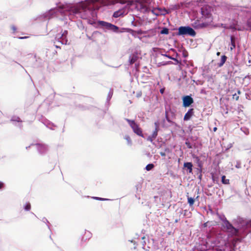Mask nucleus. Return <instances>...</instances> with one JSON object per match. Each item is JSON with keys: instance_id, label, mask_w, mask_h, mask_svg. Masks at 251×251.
Returning <instances> with one entry per match:
<instances>
[{"instance_id": "obj_1", "label": "nucleus", "mask_w": 251, "mask_h": 251, "mask_svg": "<svg viewBox=\"0 0 251 251\" xmlns=\"http://www.w3.org/2000/svg\"><path fill=\"white\" fill-rule=\"evenodd\" d=\"M88 6L84 3H80L77 5L72 7L71 8L70 11L74 14H78L83 12H86L88 10ZM82 18L85 19L86 17L82 15H80Z\"/></svg>"}, {"instance_id": "obj_2", "label": "nucleus", "mask_w": 251, "mask_h": 251, "mask_svg": "<svg viewBox=\"0 0 251 251\" xmlns=\"http://www.w3.org/2000/svg\"><path fill=\"white\" fill-rule=\"evenodd\" d=\"M126 120L127 122L134 133L142 137H144L141 128L140 127L138 124L135 123V121L128 119H126Z\"/></svg>"}, {"instance_id": "obj_3", "label": "nucleus", "mask_w": 251, "mask_h": 251, "mask_svg": "<svg viewBox=\"0 0 251 251\" xmlns=\"http://www.w3.org/2000/svg\"><path fill=\"white\" fill-rule=\"evenodd\" d=\"M178 31L177 33L178 35H188L191 36H195L196 35V32L191 27L189 26H180L178 29Z\"/></svg>"}, {"instance_id": "obj_4", "label": "nucleus", "mask_w": 251, "mask_h": 251, "mask_svg": "<svg viewBox=\"0 0 251 251\" xmlns=\"http://www.w3.org/2000/svg\"><path fill=\"white\" fill-rule=\"evenodd\" d=\"M211 8L208 5H204L201 8V13L202 17L206 19L211 20L212 14Z\"/></svg>"}, {"instance_id": "obj_5", "label": "nucleus", "mask_w": 251, "mask_h": 251, "mask_svg": "<svg viewBox=\"0 0 251 251\" xmlns=\"http://www.w3.org/2000/svg\"><path fill=\"white\" fill-rule=\"evenodd\" d=\"M183 100V106L184 107L189 106L194 102L193 98L190 96H186L183 97L182 99Z\"/></svg>"}, {"instance_id": "obj_6", "label": "nucleus", "mask_w": 251, "mask_h": 251, "mask_svg": "<svg viewBox=\"0 0 251 251\" xmlns=\"http://www.w3.org/2000/svg\"><path fill=\"white\" fill-rule=\"evenodd\" d=\"M194 110L193 108L189 109L188 112L185 114L184 116V120L188 121L190 119V118L194 115Z\"/></svg>"}, {"instance_id": "obj_7", "label": "nucleus", "mask_w": 251, "mask_h": 251, "mask_svg": "<svg viewBox=\"0 0 251 251\" xmlns=\"http://www.w3.org/2000/svg\"><path fill=\"white\" fill-rule=\"evenodd\" d=\"M183 166L187 169L189 173H192L193 171V164L191 162H185Z\"/></svg>"}, {"instance_id": "obj_8", "label": "nucleus", "mask_w": 251, "mask_h": 251, "mask_svg": "<svg viewBox=\"0 0 251 251\" xmlns=\"http://www.w3.org/2000/svg\"><path fill=\"white\" fill-rule=\"evenodd\" d=\"M100 23H103L104 24L103 25H106L107 27H109L111 29L116 30L118 29L117 26L112 25L111 24L105 22H101Z\"/></svg>"}, {"instance_id": "obj_9", "label": "nucleus", "mask_w": 251, "mask_h": 251, "mask_svg": "<svg viewBox=\"0 0 251 251\" xmlns=\"http://www.w3.org/2000/svg\"><path fill=\"white\" fill-rule=\"evenodd\" d=\"M224 227L227 231L233 227V226L226 220L224 221Z\"/></svg>"}, {"instance_id": "obj_10", "label": "nucleus", "mask_w": 251, "mask_h": 251, "mask_svg": "<svg viewBox=\"0 0 251 251\" xmlns=\"http://www.w3.org/2000/svg\"><path fill=\"white\" fill-rule=\"evenodd\" d=\"M226 59L227 57L226 55H224L222 56L220 62L218 63V67H221L222 66H223V65L226 62Z\"/></svg>"}, {"instance_id": "obj_11", "label": "nucleus", "mask_w": 251, "mask_h": 251, "mask_svg": "<svg viewBox=\"0 0 251 251\" xmlns=\"http://www.w3.org/2000/svg\"><path fill=\"white\" fill-rule=\"evenodd\" d=\"M138 57L136 54H132L130 56L129 58V63L130 64H133L138 59Z\"/></svg>"}, {"instance_id": "obj_12", "label": "nucleus", "mask_w": 251, "mask_h": 251, "mask_svg": "<svg viewBox=\"0 0 251 251\" xmlns=\"http://www.w3.org/2000/svg\"><path fill=\"white\" fill-rule=\"evenodd\" d=\"M124 15V12L123 11V10H118L117 11H115L113 15V16L114 17V18H118L121 16H122Z\"/></svg>"}, {"instance_id": "obj_13", "label": "nucleus", "mask_w": 251, "mask_h": 251, "mask_svg": "<svg viewBox=\"0 0 251 251\" xmlns=\"http://www.w3.org/2000/svg\"><path fill=\"white\" fill-rule=\"evenodd\" d=\"M227 232H229L232 235H237L238 233V230L233 226Z\"/></svg>"}, {"instance_id": "obj_14", "label": "nucleus", "mask_w": 251, "mask_h": 251, "mask_svg": "<svg viewBox=\"0 0 251 251\" xmlns=\"http://www.w3.org/2000/svg\"><path fill=\"white\" fill-rule=\"evenodd\" d=\"M151 12L156 16H159L161 15H165V13L163 12H158L157 8H154L153 10H152Z\"/></svg>"}, {"instance_id": "obj_15", "label": "nucleus", "mask_w": 251, "mask_h": 251, "mask_svg": "<svg viewBox=\"0 0 251 251\" xmlns=\"http://www.w3.org/2000/svg\"><path fill=\"white\" fill-rule=\"evenodd\" d=\"M192 26L196 29L201 28L200 22L199 21H196L192 24Z\"/></svg>"}, {"instance_id": "obj_16", "label": "nucleus", "mask_w": 251, "mask_h": 251, "mask_svg": "<svg viewBox=\"0 0 251 251\" xmlns=\"http://www.w3.org/2000/svg\"><path fill=\"white\" fill-rule=\"evenodd\" d=\"M231 44L232 47L230 48L231 50H232L235 48V38L233 36H231L230 37Z\"/></svg>"}, {"instance_id": "obj_17", "label": "nucleus", "mask_w": 251, "mask_h": 251, "mask_svg": "<svg viewBox=\"0 0 251 251\" xmlns=\"http://www.w3.org/2000/svg\"><path fill=\"white\" fill-rule=\"evenodd\" d=\"M222 182L224 184H229V180L228 179H226L225 176H223L222 177Z\"/></svg>"}, {"instance_id": "obj_18", "label": "nucleus", "mask_w": 251, "mask_h": 251, "mask_svg": "<svg viewBox=\"0 0 251 251\" xmlns=\"http://www.w3.org/2000/svg\"><path fill=\"white\" fill-rule=\"evenodd\" d=\"M125 139L126 140V141H127V144L128 145H131L132 144V141H131V139L130 137V136L128 135H126L125 136Z\"/></svg>"}, {"instance_id": "obj_19", "label": "nucleus", "mask_w": 251, "mask_h": 251, "mask_svg": "<svg viewBox=\"0 0 251 251\" xmlns=\"http://www.w3.org/2000/svg\"><path fill=\"white\" fill-rule=\"evenodd\" d=\"M195 202V200L194 198L191 197H188V203H189V205L190 206H192L193 205Z\"/></svg>"}, {"instance_id": "obj_20", "label": "nucleus", "mask_w": 251, "mask_h": 251, "mask_svg": "<svg viewBox=\"0 0 251 251\" xmlns=\"http://www.w3.org/2000/svg\"><path fill=\"white\" fill-rule=\"evenodd\" d=\"M154 168V165L153 164H149L147 165L146 167V169L147 171H150L152 170Z\"/></svg>"}, {"instance_id": "obj_21", "label": "nucleus", "mask_w": 251, "mask_h": 251, "mask_svg": "<svg viewBox=\"0 0 251 251\" xmlns=\"http://www.w3.org/2000/svg\"><path fill=\"white\" fill-rule=\"evenodd\" d=\"M158 12H163L165 13V15L168 13L167 10L165 8L162 9L161 8H157Z\"/></svg>"}, {"instance_id": "obj_22", "label": "nucleus", "mask_w": 251, "mask_h": 251, "mask_svg": "<svg viewBox=\"0 0 251 251\" xmlns=\"http://www.w3.org/2000/svg\"><path fill=\"white\" fill-rule=\"evenodd\" d=\"M160 33L162 34H168L169 33V29L167 28H163L160 31Z\"/></svg>"}, {"instance_id": "obj_23", "label": "nucleus", "mask_w": 251, "mask_h": 251, "mask_svg": "<svg viewBox=\"0 0 251 251\" xmlns=\"http://www.w3.org/2000/svg\"><path fill=\"white\" fill-rule=\"evenodd\" d=\"M158 131H159L158 129H154L152 134H151L152 138H156L157 134H158Z\"/></svg>"}, {"instance_id": "obj_24", "label": "nucleus", "mask_w": 251, "mask_h": 251, "mask_svg": "<svg viewBox=\"0 0 251 251\" xmlns=\"http://www.w3.org/2000/svg\"><path fill=\"white\" fill-rule=\"evenodd\" d=\"M31 205L29 202H27L25 206V209L26 211H29L30 209Z\"/></svg>"}, {"instance_id": "obj_25", "label": "nucleus", "mask_w": 251, "mask_h": 251, "mask_svg": "<svg viewBox=\"0 0 251 251\" xmlns=\"http://www.w3.org/2000/svg\"><path fill=\"white\" fill-rule=\"evenodd\" d=\"M208 25H209V23H201L200 22L201 28L206 27Z\"/></svg>"}, {"instance_id": "obj_26", "label": "nucleus", "mask_w": 251, "mask_h": 251, "mask_svg": "<svg viewBox=\"0 0 251 251\" xmlns=\"http://www.w3.org/2000/svg\"><path fill=\"white\" fill-rule=\"evenodd\" d=\"M120 2L121 3H122V4H125V3H127V5H131V1H127L126 0H120Z\"/></svg>"}, {"instance_id": "obj_27", "label": "nucleus", "mask_w": 251, "mask_h": 251, "mask_svg": "<svg viewBox=\"0 0 251 251\" xmlns=\"http://www.w3.org/2000/svg\"><path fill=\"white\" fill-rule=\"evenodd\" d=\"M232 99L236 100H239V96L235 93L232 95Z\"/></svg>"}, {"instance_id": "obj_28", "label": "nucleus", "mask_w": 251, "mask_h": 251, "mask_svg": "<svg viewBox=\"0 0 251 251\" xmlns=\"http://www.w3.org/2000/svg\"><path fill=\"white\" fill-rule=\"evenodd\" d=\"M247 25L251 29V17L248 20Z\"/></svg>"}, {"instance_id": "obj_29", "label": "nucleus", "mask_w": 251, "mask_h": 251, "mask_svg": "<svg viewBox=\"0 0 251 251\" xmlns=\"http://www.w3.org/2000/svg\"><path fill=\"white\" fill-rule=\"evenodd\" d=\"M155 129L159 130V123L158 122H155Z\"/></svg>"}, {"instance_id": "obj_30", "label": "nucleus", "mask_w": 251, "mask_h": 251, "mask_svg": "<svg viewBox=\"0 0 251 251\" xmlns=\"http://www.w3.org/2000/svg\"><path fill=\"white\" fill-rule=\"evenodd\" d=\"M155 139V138H152V135H151L148 137V138H147V140L150 141L151 142H152Z\"/></svg>"}, {"instance_id": "obj_31", "label": "nucleus", "mask_w": 251, "mask_h": 251, "mask_svg": "<svg viewBox=\"0 0 251 251\" xmlns=\"http://www.w3.org/2000/svg\"><path fill=\"white\" fill-rule=\"evenodd\" d=\"M68 34V31L67 30H65L63 31V32L62 33V37L63 38L64 37H66L67 35Z\"/></svg>"}, {"instance_id": "obj_32", "label": "nucleus", "mask_w": 251, "mask_h": 251, "mask_svg": "<svg viewBox=\"0 0 251 251\" xmlns=\"http://www.w3.org/2000/svg\"><path fill=\"white\" fill-rule=\"evenodd\" d=\"M12 121H16L18 122H22V121L21 120V119L19 117H16L14 119H12Z\"/></svg>"}, {"instance_id": "obj_33", "label": "nucleus", "mask_w": 251, "mask_h": 251, "mask_svg": "<svg viewBox=\"0 0 251 251\" xmlns=\"http://www.w3.org/2000/svg\"><path fill=\"white\" fill-rule=\"evenodd\" d=\"M193 157L194 158H196V161H197V163H199L200 162H201V160H200V159L199 158V157L196 156L195 155V156H193Z\"/></svg>"}, {"instance_id": "obj_34", "label": "nucleus", "mask_w": 251, "mask_h": 251, "mask_svg": "<svg viewBox=\"0 0 251 251\" xmlns=\"http://www.w3.org/2000/svg\"><path fill=\"white\" fill-rule=\"evenodd\" d=\"M11 28L13 30V32H16V31L17 28H16V27L15 25H12L11 26Z\"/></svg>"}, {"instance_id": "obj_35", "label": "nucleus", "mask_w": 251, "mask_h": 251, "mask_svg": "<svg viewBox=\"0 0 251 251\" xmlns=\"http://www.w3.org/2000/svg\"><path fill=\"white\" fill-rule=\"evenodd\" d=\"M93 198L95 200H100V201H103L105 200L104 199L99 198V197H93Z\"/></svg>"}, {"instance_id": "obj_36", "label": "nucleus", "mask_w": 251, "mask_h": 251, "mask_svg": "<svg viewBox=\"0 0 251 251\" xmlns=\"http://www.w3.org/2000/svg\"><path fill=\"white\" fill-rule=\"evenodd\" d=\"M4 187V184L3 182L0 181V189H2Z\"/></svg>"}, {"instance_id": "obj_37", "label": "nucleus", "mask_w": 251, "mask_h": 251, "mask_svg": "<svg viewBox=\"0 0 251 251\" xmlns=\"http://www.w3.org/2000/svg\"><path fill=\"white\" fill-rule=\"evenodd\" d=\"M41 148L44 150L45 151H46L47 150V148L46 146H41Z\"/></svg>"}, {"instance_id": "obj_38", "label": "nucleus", "mask_w": 251, "mask_h": 251, "mask_svg": "<svg viewBox=\"0 0 251 251\" xmlns=\"http://www.w3.org/2000/svg\"><path fill=\"white\" fill-rule=\"evenodd\" d=\"M160 154L162 156H165L166 155V154L165 152H160Z\"/></svg>"}, {"instance_id": "obj_39", "label": "nucleus", "mask_w": 251, "mask_h": 251, "mask_svg": "<svg viewBox=\"0 0 251 251\" xmlns=\"http://www.w3.org/2000/svg\"><path fill=\"white\" fill-rule=\"evenodd\" d=\"M164 90H165V89L164 88H162L160 90V92L161 93V94H163L164 92Z\"/></svg>"}, {"instance_id": "obj_40", "label": "nucleus", "mask_w": 251, "mask_h": 251, "mask_svg": "<svg viewBox=\"0 0 251 251\" xmlns=\"http://www.w3.org/2000/svg\"><path fill=\"white\" fill-rule=\"evenodd\" d=\"M198 166L201 169L202 167L201 162H200L199 163H198Z\"/></svg>"}, {"instance_id": "obj_41", "label": "nucleus", "mask_w": 251, "mask_h": 251, "mask_svg": "<svg viewBox=\"0 0 251 251\" xmlns=\"http://www.w3.org/2000/svg\"><path fill=\"white\" fill-rule=\"evenodd\" d=\"M28 37L27 36H24V37H20L19 38L20 39H26Z\"/></svg>"}, {"instance_id": "obj_42", "label": "nucleus", "mask_w": 251, "mask_h": 251, "mask_svg": "<svg viewBox=\"0 0 251 251\" xmlns=\"http://www.w3.org/2000/svg\"><path fill=\"white\" fill-rule=\"evenodd\" d=\"M85 234H87V236H88L90 235V233L89 232H85Z\"/></svg>"}, {"instance_id": "obj_43", "label": "nucleus", "mask_w": 251, "mask_h": 251, "mask_svg": "<svg viewBox=\"0 0 251 251\" xmlns=\"http://www.w3.org/2000/svg\"><path fill=\"white\" fill-rule=\"evenodd\" d=\"M92 2H95L98 1V0H90Z\"/></svg>"}, {"instance_id": "obj_44", "label": "nucleus", "mask_w": 251, "mask_h": 251, "mask_svg": "<svg viewBox=\"0 0 251 251\" xmlns=\"http://www.w3.org/2000/svg\"><path fill=\"white\" fill-rule=\"evenodd\" d=\"M248 225L251 226V221H250L249 222H248Z\"/></svg>"}, {"instance_id": "obj_45", "label": "nucleus", "mask_w": 251, "mask_h": 251, "mask_svg": "<svg viewBox=\"0 0 251 251\" xmlns=\"http://www.w3.org/2000/svg\"><path fill=\"white\" fill-rule=\"evenodd\" d=\"M220 53H221L220 52H217L216 54H217V56H219L220 55Z\"/></svg>"}, {"instance_id": "obj_46", "label": "nucleus", "mask_w": 251, "mask_h": 251, "mask_svg": "<svg viewBox=\"0 0 251 251\" xmlns=\"http://www.w3.org/2000/svg\"><path fill=\"white\" fill-rule=\"evenodd\" d=\"M207 226V223H205L203 224V226L206 227Z\"/></svg>"}, {"instance_id": "obj_47", "label": "nucleus", "mask_w": 251, "mask_h": 251, "mask_svg": "<svg viewBox=\"0 0 251 251\" xmlns=\"http://www.w3.org/2000/svg\"><path fill=\"white\" fill-rule=\"evenodd\" d=\"M217 130V127L214 128V131H215Z\"/></svg>"}, {"instance_id": "obj_48", "label": "nucleus", "mask_w": 251, "mask_h": 251, "mask_svg": "<svg viewBox=\"0 0 251 251\" xmlns=\"http://www.w3.org/2000/svg\"><path fill=\"white\" fill-rule=\"evenodd\" d=\"M240 93H241V92L239 90H238V94H240Z\"/></svg>"}, {"instance_id": "obj_49", "label": "nucleus", "mask_w": 251, "mask_h": 251, "mask_svg": "<svg viewBox=\"0 0 251 251\" xmlns=\"http://www.w3.org/2000/svg\"><path fill=\"white\" fill-rule=\"evenodd\" d=\"M236 167L238 168H239L240 167L239 165H236Z\"/></svg>"}, {"instance_id": "obj_50", "label": "nucleus", "mask_w": 251, "mask_h": 251, "mask_svg": "<svg viewBox=\"0 0 251 251\" xmlns=\"http://www.w3.org/2000/svg\"><path fill=\"white\" fill-rule=\"evenodd\" d=\"M167 121H168V122H170V120H169V119L168 118H167Z\"/></svg>"}]
</instances>
